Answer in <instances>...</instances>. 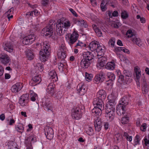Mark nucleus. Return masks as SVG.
Listing matches in <instances>:
<instances>
[{"instance_id":"1","label":"nucleus","mask_w":149,"mask_h":149,"mask_svg":"<svg viewBox=\"0 0 149 149\" xmlns=\"http://www.w3.org/2000/svg\"><path fill=\"white\" fill-rule=\"evenodd\" d=\"M71 23L68 20H65L64 18H61L58 20L56 25V31L60 36L65 33V29H67L71 26Z\"/></svg>"},{"instance_id":"2","label":"nucleus","mask_w":149,"mask_h":149,"mask_svg":"<svg viewBox=\"0 0 149 149\" xmlns=\"http://www.w3.org/2000/svg\"><path fill=\"white\" fill-rule=\"evenodd\" d=\"M65 47L64 45L62 44L60 47L57 51V56L58 58L61 59V62L58 64V68L61 71L63 70L64 66L66 64L65 58L66 55L65 53Z\"/></svg>"},{"instance_id":"3","label":"nucleus","mask_w":149,"mask_h":149,"mask_svg":"<svg viewBox=\"0 0 149 149\" xmlns=\"http://www.w3.org/2000/svg\"><path fill=\"white\" fill-rule=\"evenodd\" d=\"M118 81L121 84L128 85L131 82V79L129 78V77L131 76L132 74L130 72L126 70L123 71V74L125 76V79L124 76L121 74L120 72H118Z\"/></svg>"},{"instance_id":"4","label":"nucleus","mask_w":149,"mask_h":149,"mask_svg":"<svg viewBox=\"0 0 149 149\" xmlns=\"http://www.w3.org/2000/svg\"><path fill=\"white\" fill-rule=\"evenodd\" d=\"M50 45L45 42L43 44V48L39 52L40 58V60L45 62L48 58L50 54Z\"/></svg>"},{"instance_id":"5","label":"nucleus","mask_w":149,"mask_h":149,"mask_svg":"<svg viewBox=\"0 0 149 149\" xmlns=\"http://www.w3.org/2000/svg\"><path fill=\"white\" fill-rule=\"evenodd\" d=\"M56 22L53 20L49 21V24L42 31L41 33L43 36L50 37L52 36L53 33V29L55 26Z\"/></svg>"},{"instance_id":"6","label":"nucleus","mask_w":149,"mask_h":149,"mask_svg":"<svg viewBox=\"0 0 149 149\" xmlns=\"http://www.w3.org/2000/svg\"><path fill=\"white\" fill-rule=\"evenodd\" d=\"M71 114L72 118L79 120L82 116L81 109L78 106L74 107L72 109Z\"/></svg>"},{"instance_id":"7","label":"nucleus","mask_w":149,"mask_h":149,"mask_svg":"<svg viewBox=\"0 0 149 149\" xmlns=\"http://www.w3.org/2000/svg\"><path fill=\"white\" fill-rule=\"evenodd\" d=\"M78 37L79 34L77 32L75 31H74L72 34L69 35L68 43L70 46H72L77 41Z\"/></svg>"},{"instance_id":"8","label":"nucleus","mask_w":149,"mask_h":149,"mask_svg":"<svg viewBox=\"0 0 149 149\" xmlns=\"http://www.w3.org/2000/svg\"><path fill=\"white\" fill-rule=\"evenodd\" d=\"M45 135L47 138L49 140H51L54 137V132L52 128L46 126L44 128Z\"/></svg>"},{"instance_id":"9","label":"nucleus","mask_w":149,"mask_h":149,"mask_svg":"<svg viewBox=\"0 0 149 149\" xmlns=\"http://www.w3.org/2000/svg\"><path fill=\"white\" fill-rule=\"evenodd\" d=\"M35 39V37L33 34H30L26 36L23 39L22 42L24 45H27L31 44Z\"/></svg>"},{"instance_id":"10","label":"nucleus","mask_w":149,"mask_h":149,"mask_svg":"<svg viewBox=\"0 0 149 149\" xmlns=\"http://www.w3.org/2000/svg\"><path fill=\"white\" fill-rule=\"evenodd\" d=\"M29 97V94H26L22 95L19 100V103L22 106L26 105L28 101Z\"/></svg>"},{"instance_id":"11","label":"nucleus","mask_w":149,"mask_h":149,"mask_svg":"<svg viewBox=\"0 0 149 149\" xmlns=\"http://www.w3.org/2000/svg\"><path fill=\"white\" fill-rule=\"evenodd\" d=\"M93 104L95 107H100L101 110L104 109V104L102 99L97 97L95 98L93 101Z\"/></svg>"},{"instance_id":"12","label":"nucleus","mask_w":149,"mask_h":149,"mask_svg":"<svg viewBox=\"0 0 149 149\" xmlns=\"http://www.w3.org/2000/svg\"><path fill=\"white\" fill-rule=\"evenodd\" d=\"M129 100L127 97H124L121 99L120 103L118 105V109H121L123 107L126 108L129 104Z\"/></svg>"},{"instance_id":"13","label":"nucleus","mask_w":149,"mask_h":149,"mask_svg":"<svg viewBox=\"0 0 149 149\" xmlns=\"http://www.w3.org/2000/svg\"><path fill=\"white\" fill-rule=\"evenodd\" d=\"M105 74L102 71L100 72L98 74H96L94 78V81L95 83L98 84L104 81L105 79Z\"/></svg>"},{"instance_id":"14","label":"nucleus","mask_w":149,"mask_h":149,"mask_svg":"<svg viewBox=\"0 0 149 149\" xmlns=\"http://www.w3.org/2000/svg\"><path fill=\"white\" fill-rule=\"evenodd\" d=\"M77 89L79 95H84L87 90L86 86L81 83L78 85L77 87Z\"/></svg>"},{"instance_id":"15","label":"nucleus","mask_w":149,"mask_h":149,"mask_svg":"<svg viewBox=\"0 0 149 149\" xmlns=\"http://www.w3.org/2000/svg\"><path fill=\"white\" fill-rule=\"evenodd\" d=\"M23 87L22 83L18 82L12 86L11 90L12 92L16 93L20 91Z\"/></svg>"},{"instance_id":"16","label":"nucleus","mask_w":149,"mask_h":149,"mask_svg":"<svg viewBox=\"0 0 149 149\" xmlns=\"http://www.w3.org/2000/svg\"><path fill=\"white\" fill-rule=\"evenodd\" d=\"M42 105L45 110L52 111L53 110L52 104L47 100L45 102H42Z\"/></svg>"},{"instance_id":"17","label":"nucleus","mask_w":149,"mask_h":149,"mask_svg":"<svg viewBox=\"0 0 149 149\" xmlns=\"http://www.w3.org/2000/svg\"><path fill=\"white\" fill-rule=\"evenodd\" d=\"M94 124L95 131L97 132L100 131L102 127V123L101 119L100 118L98 117L97 118L94 122Z\"/></svg>"},{"instance_id":"18","label":"nucleus","mask_w":149,"mask_h":149,"mask_svg":"<svg viewBox=\"0 0 149 149\" xmlns=\"http://www.w3.org/2000/svg\"><path fill=\"white\" fill-rule=\"evenodd\" d=\"M41 81V79L40 75L35 76L33 78L30 82V85L31 86H34L39 84Z\"/></svg>"},{"instance_id":"19","label":"nucleus","mask_w":149,"mask_h":149,"mask_svg":"<svg viewBox=\"0 0 149 149\" xmlns=\"http://www.w3.org/2000/svg\"><path fill=\"white\" fill-rule=\"evenodd\" d=\"M107 61V59L104 57H100L98 61V63L97 65V68H101L102 67L104 66L106 64Z\"/></svg>"},{"instance_id":"20","label":"nucleus","mask_w":149,"mask_h":149,"mask_svg":"<svg viewBox=\"0 0 149 149\" xmlns=\"http://www.w3.org/2000/svg\"><path fill=\"white\" fill-rule=\"evenodd\" d=\"M83 58L91 62V61L94 58L93 54L89 52H84L83 54Z\"/></svg>"},{"instance_id":"21","label":"nucleus","mask_w":149,"mask_h":149,"mask_svg":"<svg viewBox=\"0 0 149 149\" xmlns=\"http://www.w3.org/2000/svg\"><path fill=\"white\" fill-rule=\"evenodd\" d=\"M55 85L53 83H50L47 86L46 89L47 92L51 96H53L55 93L54 88Z\"/></svg>"},{"instance_id":"22","label":"nucleus","mask_w":149,"mask_h":149,"mask_svg":"<svg viewBox=\"0 0 149 149\" xmlns=\"http://www.w3.org/2000/svg\"><path fill=\"white\" fill-rule=\"evenodd\" d=\"M99 44V42H98L95 41H92L89 45V47L90 50L92 51L96 50Z\"/></svg>"},{"instance_id":"23","label":"nucleus","mask_w":149,"mask_h":149,"mask_svg":"<svg viewBox=\"0 0 149 149\" xmlns=\"http://www.w3.org/2000/svg\"><path fill=\"white\" fill-rule=\"evenodd\" d=\"M0 59L1 63L5 65L8 63L10 61L9 57L6 54L1 55Z\"/></svg>"},{"instance_id":"24","label":"nucleus","mask_w":149,"mask_h":149,"mask_svg":"<svg viewBox=\"0 0 149 149\" xmlns=\"http://www.w3.org/2000/svg\"><path fill=\"white\" fill-rule=\"evenodd\" d=\"M3 47L4 49L8 52H11L13 51V45L10 42H7Z\"/></svg>"},{"instance_id":"25","label":"nucleus","mask_w":149,"mask_h":149,"mask_svg":"<svg viewBox=\"0 0 149 149\" xmlns=\"http://www.w3.org/2000/svg\"><path fill=\"white\" fill-rule=\"evenodd\" d=\"M91 62L83 58L81 61L80 65L81 67L87 68L89 66Z\"/></svg>"},{"instance_id":"26","label":"nucleus","mask_w":149,"mask_h":149,"mask_svg":"<svg viewBox=\"0 0 149 149\" xmlns=\"http://www.w3.org/2000/svg\"><path fill=\"white\" fill-rule=\"evenodd\" d=\"M97 97L102 100L104 99L106 96V94L105 91L102 90H100L97 93Z\"/></svg>"},{"instance_id":"27","label":"nucleus","mask_w":149,"mask_h":149,"mask_svg":"<svg viewBox=\"0 0 149 149\" xmlns=\"http://www.w3.org/2000/svg\"><path fill=\"white\" fill-rule=\"evenodd\" d=\"M105 48L104 47L100 45L99 44L96 50V52H97V55H103L104 54Z\"/></svg>"},{"instance_id":"28","label":"nucleus","mask_w":149,"mask_h":149,"mask_svg":"<svg viewBox=\"0 0 149 149\" xmlns=\"http://www.w3.org/2000/svg\"><path fill=\"white\" fill-rule=\"evenodd\" d=\"M49 77L52 79H54L53 81H56L58 80V77L55 71L52 70L49 73Z\"/></svg>"},{"instance_id":"29","label":"nucleus","mask_w":149,"mask_h":149,"mask_svg":"<svg viewBox=\"0 0 149 149\" xmlns=\"http://www.w3.org/2000/svg\"><path fill=\"white\" fill-rule=\"evenodd\" d=\"M26 54L29 60H31L34 58V55L32 50L31 49H27L26 51Z\"/></svg>"},{"instance_id":"30","label":"nucleus","mask_w":149,"mask_h":149,"mask_svg":"<svg viewBox=\"0 0 149 149\" xmlns=\"http://www.w3.org/2000/svg\"><path fill=\"white\" fill-rule=\"evenodd\" d=\"M103 110H101L100 107H95L92 110V112L93 113L95 114V116L101 115L102 111Z\"/></svg>"},{"instance_id":"31","label":"nucleus","mask_w":149,"mask_h":149,"mask_svg":"<svg viewBox=\"0 0 149 149\" xmlns=\"http://www.w3.org/2000/svg\"><path fill=\"white\" fill-rule=\"evenodd\" d=\"M107 113L106 116L108 120L111 121L114 119L115 116V112H106Z\"/></svg>"},{"instance_id":"32","label":"nucleus","mask_w":149,"mask_h":149,"mask_svg":"<svg viewBox=\"0 0 149 149\" xmlns=\"http://www.w3.org/2000/svg\"><path fill=\"white\" fill-rule=\"evenodd\" d=\"M92 27L98 36L101 37L102 36V33L101 30L98 28L97 27L95 24H93Z\"/></svg>"},{"instance_id":"33","label":"nucleus","mask_w":149,"mask_h":149,"mask_svg":"<svg viewBox=\"0 0 149 149\" xmlns=\"http://www.w3.org/2000/svg\"><path fill=\"white\" fill-rule=\"evenodd\" d=\"M135 72L134 76H136V78L139 81L141 77V71L139 68H135L134 69Z\"/></svg>"},{"instance_id":"34","label":"nucleus","mask_w":149,"mask_h":149,"mask_svg":"<svg viewBox=\"0 0 149 149\" xmlns=\"http://www.w3.org/2000/svg\"><path fill=\"white\" fill-rule=\"evenodd\" d=\"M36 141V139L35 137L32 136H30L26 139L25 143H31V144L32 143H33Z\"/></svg>"},{"instance_id":"35","label":"nucleus","mask_w":149,"mask_h":149,"mask_svg":"<svg viewBox=\"0 0 149 149\" xmlns=\"http://www.w3.org/2000/svg\"><path fill=\"white\" fill-rule=\"evenodd\" d=\"M132 40L134 43L140 47L141 46V42L140 38L134 37L132 38Z\"/></svg>"},{"instance_id":"36","label":"nucleus","mask_w":149,"mask_h":149,"mask_svg":"<svg viewBox=\"0 0 149 149\" xmlns=\"http://www.w3.org/2000/svg\"><path fill=\"white\" fill-rule=\"evenodd\" d=\"M106 107V112H111V111L115 112V106H111L108 104H107Z\"/></svg>"},{"instance_id":"37","label":"nucleus","mask_w":149,"mask_h":149,"mask_svg":"<svg viewBox=\"0 0 149 149\" xmlns=\"http://www.w3.org/2000/svg\"><path fill=\"white\" fill-rule=\"evenodd\" d=\"M115 67V65L113 62L108 63L106 65V68L109 70H113Z\"/></svg>"},{"instance_id":"38","label":"nucleus","mask_w":149,"mask_h":149,"mask_svg":"<svg viewBox=\"0 0 149 149\" xmlns=\"http://www.w3.org/2000/svg\"><path fill=\"white\" fill-rule=\"evenodd\" d=\"M121 109H118V105L116 108V113L119 116H120L122 114H123L125 113L126 109V108L123 107Z\"/></svg>"},{"instance_id":"39","label":"nucleus","mask_w":149,"mask_h":149,"mask_svg":"<svg viewBox=\"0 0 149 149\" xmlns=\"http://www.w3.org/2000/svg\"><path fill=\"white\" fill-rule=\"evenodd\" d=\"M15 129L18 132L22 133L23 132L24 127L22 124H19L18 125L15 126Z\"/></svg>"},{"instance_id":"40","label":"nucleus","mask_w":149,"mask_h":149,"mask_svg":"<svg viewBox=\"0 0 149 149\" xmlns=\"http://www.w3.org/2000/svg\"><path fill=\"white\" fill-rule=\"evenodd\" d=\"M107 3V1H102L100 4V7L102 11H104L107 10V7L106 6V4Z\"/></svg>"},{"instance_id":"41","label":"nucleus","mask_w":149,"mask_h":149,"mask_svg":"<svg viewBox=\"0 0 149 149\" xmlns=\"http://www.w3.org/2000/svg\"><path fill=\"white\" fill-rule=\"evenodd\" d=\"M78 24L81 26L84 27L85 28H87L88 26V25L86 21L81 19H79Z\"/></svg>"},{"instance_id":"42","label":"nucleus","mask_w":149,"mask_h":149,"mask_svg":"<svg viewBox=\"0 0 149 149\" xmlns=\"http://www.w3.org/2000/svg\"><path fill=\"white\" fill-rule=\"evenodd\" d=\"M115 43V38H111L109 41L108 44L109 47L113 48L114 47Z\"/></svg>"},{"instance_id":"43","label":"nucleus","mask_w":149,"mask_h":149,"mask_svg":"<svg viewBox=\"0 0 149 149\" xmlns=\"http://www.w3.org/2000/svg\"><path fill=\"white\" fill-rule=\"evenodd\" d=\"M107 76L109 79V80L113 81L115 79V76L113 73L108 72L107 74Z\"/></svg>"},{"instance_id":"44","label":"nucleus","mask_w":149,"mask_h":149,"mask_svg":"<svg viewBox=\"0 0 149 149\" xmlns=\"http://www.w3.org/2000/svg\"><path fill=\"white\" fill-rule=\"evenodd\" d=\"M85 45H86L84 43L78 41L74 46V47L78 49L81 48L82 47H85Z\"/></svg>"},{"instance_id":"45","label":"nucleus","mask_w":149,"mask_h":149,"mask_svg":"<svg viewBox=\"0 0 149 149\" xmlns=\"http://www.w3.org/2000/svg\"><path fill=\"white\" fill-rule=\"evenodd\" d=\"M8 148L9 149H18L15 143L13 142L8 143Z\"/></svg>"},{"instance_id":"46","label":"nucleus","mask_w":149,"mask_h":149,"mask_svg":"<svg viewBox=\"0 0 149 149\" xmlns=\"http://www.w3.org/2000/svg\"><path fill=\"white\" fill-rule=\"evenodd\" d=\"M36 69H38L39 71L41 72L43 70V64L41 63H38L36 64Z\"/></svg>"},{"instance_id":"47","label":"nucleus","mask_w":149,"mask_h":149,"mask_svg":"<svg viewBox=\"0 0 149 149\" xmlns=\"http://www.w3.org/2000/svg\"><path fill=\"white\" fill-rule=\"evenodd\" d=\"M31 100L32 101H35L38 97L37 95L34 93H32L30 94Z\"/></svg>"},{"instance_id":"48","label":"nucleus","mask_w":149,"mask_h":149,"mask_svg":"<svg viewBox=\"0 0 149 149\" xmlns=\"http://www.w3.org/2000/svg\"><path fill=\"white\" fill-rule=\"evenodd\" d=\"M93 76L91 74H89L87 72H85V78L86 80L88 81H90L92 79Z\"/></svg>"},{"instance_id":"49","label":"nucleus","mask_w":149,"mask_h":149,"mask_svg":"<svg viewBox=\"0 0 149 149\" xmlns=\"http://www.w3.org/2000/svg\"><path fill=\"white\" fill-rule=\"evenodd\" d=\"M121 17L123 19H125L128 17V15L125 11H122L121 13Z\"/></svg>"},{"instance_id":"50","label":"nucleus","mask_w":149,"mask_h":149,"mask_svg":"<svg viewBox=\"0 0 149 149\" xmlns=\"http://www.w3.org/2000/svg\"><path fill=\"white\" fill-rule=\"evenodd\" d=\"M118 56L121 61H125L127 63L128 62V60L127 58L124 57L123 55L122 54H119Z\"/></svg>"},{"instance_id":"51","label":"nucleus","mask_w":149,"mask_h":149,"mask_svg":"<svg viewBox=\"0 0 149 149\" xmlns=\"http://www.w3.org/2000/svg\"><path fill=\"white\" fill-rule=\"evenodd\" d=\"M129 118L128 117H125L122 118L121 122L123 124H125L128 122Z\"/></svg>"},{"instance_id":"52","label":"nucleus","mask_w":149,"mask_h":149,"mask_svg":"<svg viewBox=\"0 0 149 149\" xmlns=\"http://www.w3.org/2000/svg\"><path fill=\"white\" fill-rule=\"evenodd\" d=\"M108 104L111 106H115V100L113 99H110L108 102H107V104Z\"/></svg>"},{"instance_id":"53","label":"nucleus","mask_w":149,"mask_h":149,"mask_svg":"<svg viewBox=\"0 0 149 149\" xmlns=\"http://www.w3.org/2000/svg\"><path fill=\"white\" fill-rule=\"evenodd\" d=\"M126 35L128 38H131L133 36V33L131 30H128L126 33Z\"/></svg>"},{"instance_id":"54","label":"nucleus","mask_w":149,"mask_h":149,"mask_svg":"<svg viewBox=\"0 0 149 149\" xmlns=\"http://www.w3.org/2000/svg\"><path fill=\"white\" fill-rule=\"evenodd\" d=\"M120 26L119 24V23H116L115 22H113L111 25V26L116 28H118L119 26Z\"/></svg>"},{"instance_id":"55","label":"nucleus","mask_w":149,"mask_h":149,"mask_svg":"<svg viewBox=\"0 0 149 149\" xmlns=\"http://www.w3.org/2000/svg\"><path fill=\"white\" fill-rule=\"evenodd\" d=\"M86 132L89 135H92L93 133V130L91 127H89L88 130L86 131Z\"/></svg>"},{"instance_id":"56","label":"nucleus","mask_w":149,"mask_h":149,"mask_svg":"<svg viewBox=\"0 0 149 149\" xmlns=\"http://www.w3.org/2000/svg\"><path fill=\"white\" fill-rule=\"evenodd\" d=\"M30 16H33V12L29 11L27 12L25 14V17L27 18H29Z\"/></svg>"},{"instance_id":"57","label":"nucleus","mask_w":149,"mask_h":149,"mask_svg":"<svg viewBox=\"0 0 149 149\" xmlns=\"http://www.w3.org/2000/svg\"><path fill=\"white\" fill-rule=\"evenodd\" d=\"M48 2L49 0H42L41 3L43 6H45L48 4Z\"/></svg>"},{"instance_id":"58","label":"nucleus","mask_w":149,"mask_h":149,"mask_svg":"<svg viewBox=\"0 0 149 149\" xmlns=\"http://www.w3.org/2000/svg\"><path fill=\"white\" fill-rule=\"evenodd\" d=\"M43 147L42 144L41 143H40L37 146L36 148V149H43Z\"/></svg>"},{"instance_id":"59","label":"nucleus","mask_w":149,"mask_h":149,"mask_svg":"<svg viewBox=\"0 0 149 149\" xmlns=\"http://www.w3.org/2000/svg\"><path fill=\"white\" fill-rule=\"evenodd\" d=\"M26 147V149H33L31 143H25Z\"/></svg>"},{"instance_id":"60","label":"nucleus","mask_w":149,"mask_h":149,"mask_svg":"<svg viewBox=\"0 0 149 149\" xmlns=\"http://www.w3.org/2000/svg\"><path fill=\"white\" fill-rule=\"evenodd\" d=\"M143 87L148 88V84L146 81L143 80Z\"/></svg>"},{"instance_id":"61","label":"nucleus","mask_w":149,"mask_h":149,"mask_svg":"<svg viewBox=\"0 0 149 149\" xmlns=\"http://www.w3.org/2000/svg\"><path fill=\"white\" fill-rule=\"evenodd\" d=\"M69 10L76 17H77V15L75 11H74L72 8H70L69 9Z\"/></svg>"},{"instance_id":"62","label":"nucleus","mask_w":149,"mask_h":149,"mask_svg":"<svg viewBox=\"0 0 149 149\" xmlns=\"http://www.w3.org/2000/svg\"><path fill=\"white\" fill-rule=\"evenodd\" d=\"M123 47H117L115 48V50L117 52L122 51Z\"/></svg>"},{"instance_id":"63","label":"nucleus","mask_w":149,"mask_h":149,"mask_svg":"<svg viewBox=\"0 0 149 149\" xmlns=\"http://www.w3.org/2000/svg\"><path fill=\"white\" fill-rule=\"evenodd\" d=\"M146 124H144L143 125L141 126L140 127L141 130L143 131H145L146 130Z\"/></svg>"},{"instance_id":"64","label":"nucleus","mask_w":149,"mask_h":149,"mask_svg":"<svg viewBox=\"0 0 149 149\" xmlns=\"http://www.w3.org/2000/svg\"><path fill=\"white\" fill-rule=\"evenodd\" d=\"M104 126L105 129L107 130L109 126V125L107 122H105L104 123Z\"/></svg>"}]
</instances>
